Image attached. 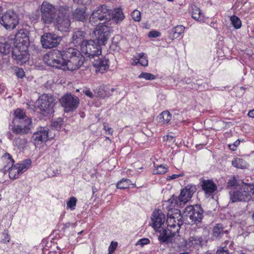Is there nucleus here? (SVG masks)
<instances>
[{
	"mask_svg": "<svg viewBox=\"0 0 254 254\" xmlns=\"http://www.w3.org/2000/svg\"><path fill=\"white\" fill-rule=\"evenodd\" d=\"M79 52L80 51L77 49L71 47L68 48L64 51H62L63 56L65 61L71 58L74 57L75 55H79Z\"/></svg>",
	"mask_w": 254,
	"mask_h": 254,
	"instance_id": "2f4dec72",
	"label": "nucleus"
},
{
	"mask_svg": "<svg viewBox=\"0 0 254 254\" xmlns=\"http://www.w3.org/2000/svg\"><path fill=\"white\" fill-rule=\"evenodd\" d=\"M229 148L232 151H235L237 150V147L235 146L233 144L229 145Z\"/></svg>",
	"mask_w": 254,
	"mask_h": 254,
	"instance_id": "052dcab7",
	"label": "nucleus"
},
{
	"mask_svg": "<svg viewBox=\"0 0 254 254\" xmlns=\"http://www.w3.org/2000/svg\"><path fill=\"white\" fill-rule=\"evenodd\" d=\"M152 227L155 231L162 228L165 220V215L160 209H155L151 217Z\"/></svg>",
	"mask_w": 254,
	"mask_h": 254,
	"instance_id": "412c9836",
	"label": "nucleus"
},
{
	"mask_svg": "<svg viewBox=\"0 0 254 254\" xmlns=\"http://www.w3.org/2000/svg\"><path fill=\"white\" fill-rule=\"evenodd\" d=\"M165 206V208L167 211V216H172L173 214L180 216L181 211L178 208L182 207L183 205H180L179 200L177 199V197L174 195L171 197L168 201L163 204Z\"/></svg>",
	"mask_w": 254,
	"mask_h": 254,
	"instance_id": "f3484780",
	"label": "nucleus"
},
{
	"mask_svg": "<svg viewBox=\"0 0 254 254\" xmlns=\"http://www.w3.org/2000/svg\"><path fill=\"white\" fill-rule=\"evenodd\" d=\"M138 57L139 60V64L140 65L143 66H147L148 65L147 58L144 53H139L138 55Z\"/></svg>",
	"mask_w": 254,
	"mask_h": 254,
	"instance_id": "79ce46f5",
	"label": "nucleus"
},
{
	"mask_svg": "<svg viewBox=\"0 0 254 254\" xmlns=\"http://www.w3.org/2000/svg\"><path fill=\"white\" fill-rule=\"evenodd\" d=\"M196 190V186L191 184H189L182 189L179 195L177 197L179 205L184 206L190 200Z\"/></svg>",
	"mask_w": 254,
	"mask_h": 254,
	"instance_id": "4468645a",
	"label": "nucleus"
},
{
	"mask_svg": "<svg viewBox=\"0 0 254 254\" xmlns=\"http://www.w3.org/2000/svg\"><path fill=\"white\" fill-rule=\"evenodd\" d=\"M131 17L134 21L139 22L141 20V12L135 9L131 12Z\"/></svg>",
	"mask_w": 254,
	"mask_h": 254,
	"instance_id": "37998d69",
	"label": "nucleus"
},
{
	"mask_svg": "<svg viewBox=\"0 0 254 254\" xmlns=\"http://www.w3.org/2000/svg\"><path fill=\"white\" fill-rule=\"evenodd\" d=\"M85 58L81 52L79 55H75L66 61H65V70L73 71L78 69L83 64Z\"/></svg>",
	"mask_w": 254,
	"mask_h": 254,
	"instance_id": "6ab92c4d",
	"label": "nucleus"
},
{
	"mask_svg": "<svg viewBox=\"0 0 254 254\" xmlns=\"http://www.w3.org/2000/svg\"><path fill=\"white\" fill-rule=\"evenodd\" d=\"M203 210L200 205H189L186 207L184 214L190 220V223L197 224L201 221L203 215Z\"/></svg>",
	"mask_w": 254,
	"mask_h": 254,
	"instance_id": "1a4fd4ad",
	"label": "nucleus"
},
{
	"mask_svg": "<svg viewBox=\"0 0 254 254\" xmlns=\"http://www.w3.org/2000/svg\"><path fill=\"white\" fill-rule=\"evenodd\" d=\"M111 11V9L106 5H100L92 12L89 17V23L93 26L104 24L110 20Z\"/></svg>",
	"mask_w": 254,
	"mask_h": 254,
	"instance_id": "7ed1b4c3",
	"label": "nucleus"
},
{
	"mask_svg": "<svg viewBox=\"0 0 254 254\" xmlns=\"http://www.w3.org/2000/svg\"><path fill=\"white\" fill-rule=\"evenodd\" d=\"M132 60L133 61V62L132 63V65H136L138 64H139V60L138 58H135V59H132Z\"/></svg>",
	"mask_w": 254,
	"mask_h": 254,
	"instance_id": "13d9d810",
	"label": "nucleus"
},
{
	"mask_svg": "<svg viewBox=\"0 0 254 254\" xmlns=\"http://www.w3.org/2000/svg\"><path fill=\"white\" fill-rule=\"evenodd\" d=\"M118 243L112 241L108 248V254H113L118 247Z\"/></svg>",
	"mask_w": 254,
	"mask_h": 254,
	"instance_id": "de8ad7c7",
	"label": "nucleus"
},
{
	"mask_svg": "<svg viewBox=\"0 0 254 254\" xmlns=\"http://www.w3.org/2000/svg\"><path fill=\"white\" fill-rule=\"evenodd\" d=\"M86 7L77 8L72 14L73 19L77 21H83L87 18L86 13Z\"/></svg>",
	"mask_w": 254,
	"mask_h": 254,
	"instance_id": "c85d7f7f",
	"label": "nucleus"
},
{
	"mask_svg": "<svg viewBox=\"0 0 254 254\" xmlns=\"http://www.w3.org/2000/svg\"><path fill=\"white\" fill-rule=\"evenodd\" d=\"M94 32L96 36L97 43L100 45H105L110 35L109 27L105 24H101L98 25Z\"/></svg>",
	"mask_w": 254,
	"mask_h": 254,
	"instance_id": "dca6fc26",
	"label": "nucleus"
},
{
	"mask_svg": "<svg viewBox=\"0 0 254 254\" xmlns=\"http://www.w3.org/2000/svg\"><path fill=\"white\" fill-rule=\"evenodd\" d=\"M203 239L201 236H192L187 240H184L182 246L186 249L192 251L202 246Z\"/></svg>",
	"mask_w": 254,
	"mask_h": 254,
	"instance_id": "a211bd4d",
	"label": "nucleus"
},
{
	"mask_svg": "<svg viewBox=\"0 0 254 254\" xmlns=\"http://www.w3.org/2000/svg\"><path fill=\"white\" fill-rule=\"evenodd\" d=\"M59 121H55L53 123V126L56 129L60 128L62 126V122L63 121L62 119H59Z\"/></svg>",
	"mask_w": 254,
	"mask_h": 254,
	"instance_id": "4d7b16f0",
	"label": "nucleus"
},
{
	"mask_svg": "<svg viewBox=\"0 0 254 254\" xmlns=\"http://www.w3.org/2000/svg\"><path fill=\"white\" fill-rule=\"evenodd\" d=\"M237 185V180L235 176H232L228 181L227 188H230Z\"/></svg>",
	"mask_w": 254,
	"mask_h": 254,
	"instance_id": "49530a36",
	"label": "nucleus"
},
{
	"mask_svg": "<svg viewBox=\"0 0 254 254\" xmlns=\"http://www.w3.org/2000/svg\"><path fill=\"white\" fill-rule=\"evenodd\" d=\"M86 33L82 31L77 30L73 33L72 37V43L75 47H81L86 40H85Z\"/></svg>",
	"mask_w": 254,
	"mask_h": 254,
	"instance_id": "b1692460",
	"label": "nucleus"
},
{
	"mask_svg": "<svg viewBox=\"0 0 254 254\" xmlns=\"http://www.w3.org/2000/svg\"><path fill=\"white\" fill-rule=\"evenodd\" d=\"M157 119L159 123L167 124L172 119V115L168 111H164L158 116Z\"/></svg>",
	"mask_w": 254,
	"mask_h": 254,
	"instance_id": "72a5a7b5",
	"label": "nucleus"
},
{
	"mask_svg": "<svg viewBox=\"0 0 254 254\" xmlns=\"http://www.w3.org/2000/svg\"><path fill=\"white\" fill-rule=\"evenodd\" d=\"M106 95L107 94L106 93L104 94L103 93L100 94L99 92L98 93V96L100 98H104Z\"/></svg>",
	"mask_w": 254,
	"mask_h": 254,
	"instance_id": "e2e57ef3",
	"label": "nucleus"
},
{
	"mask_svg": "<svg viewBox=\"0 0 254 254\" xmlns=\"http://www.w3.org/2000/svg\"><path fill=\"white\" fill-rule=\"evenodd\" d=\"M111 18L117 24L121 22L125 17L123 9L120 7L111 10Z\"/></svg>",
	"mask_w": 254,
	"mask_h": 254,
	"instance_id": "bb28decb",
	"label": "nucleus"
},
{
	"mask_svg": "<svg viewBox=\"0 0 254 254\" xmlns=\"http://www.w3.org/2000/svg\"><path fill=\"white\" fill-rule=\"evenodd\" d=\"M60 41V37L52 33H44L41 38L42 47L45 49H51L57 47Z\"/></svg>",
	"mask_w": 254,
	"mask_h": 254,
	"instance_id": "2eb2a0df",
	"label": "nucleus"
},
{
	"mask_svg": "<svg viewBox=\"0 0 254 254\" xmlns=\"http://www.w3.org/2000/svg\"><path fill=\"white\" fill-rule=\"evenodd\" d=\"M49 129L46 127H39L34 133L32 139L35 144L46 142L48 138Z\"/></svg>",
	"mask_w": 254,
	"mask_h": 254,
	"instance_id": "5701e85b",
	"label": "nucleus"
},
{
	"mask_svg": "<svg viewBox=\"0 0 254 254\" xmlns=\"http://www.w3.org/2000/svg\"><path fill=\"white\" fill-rule=\"evenodd\" d=\"M161 35V33L156 30H152L148 33V36L150 38H157Z\"/></svg>",
	"mask_w": 254,
	"mask_h": 254,
	"instance_id": "3c124183",
	"label": "nucleus"
},
{
	"mask_svg": "<svg viewBox=\"0 0 254 254\" xmlns=\"http://www.w3.org/2000/svg\"><path fill=\"white\" fill-rule=\"evenodd\" d=\"M43 60L49 66L65 70L64 59L60 51L54 50L48 52L44 56Z\"/></svg>",
	"mask_w": 254,
	"mask_h": 254,
	"instance_id": "20e7f679",
	"label": "nucleus"
},
{
	"mask_svg": "<svg viewBox=\"0 0 254 254\" xmlns=\"http://www.w3.org/2000/svg\"><path fill=\"white\" fill-rule=\"evenodd\" d=\"M81 52L86 57L95 58L102 53L101 46L94 40L86 41L80 48Z\"/></svg>",
	"mask_w": 254,
	"mask_h": 254,
	"instance_id": "6e6552de",
	"label": "nucleus"
},
{
	"mask_svg": "<svg viewBox=\"0 0 254 254\" xmlns=\"http://www.w3.org/2000/svg\"><path fill=\"white\" fill-rule=\"evenodd\" d=\"M189 11L191 13V17L193 19L200 22L204 21V16L203 13L196 5L191 4L189 8Z\"/></svg>",
	"mask_w": 254,
	"mask_h": 254,
	"instance_id": "a878e982",
	"label": "nucleus"
},
{
	"mask_svg": "<svg viewBox=\"0 0 254 254\" xmlns=\"http://www.w3.org/2000/svg\"><path fill=\"white\" fill-rule=\"evenodd\" d=\"M0 23L6 29H14L19 23L18 16L13 10H9L2 15Z\"/></svg>",
	"mask_w": 254,
	"mask_h": 254,
	"instance_id": "9b49d317",
	"label": "nucleus"
},
{
	"mask_svg": "<svg viewBox=\"0 0 254 254\" xmlns=\"http://www.w3.org/2000/svg\"><path fill=\"white\" fill-rule=\"evenodd\" d=\"M185 27L183 25H177L170 31L169 38L171 40L179 37L184 32Z\"/></svg>",
	"mask_w": 254,
	"mask_h": 254,
	"instance_id": "7c9ffc66",
	"label": "nucleus"
},
{
	"mask_svg": "<svg viewBox=\"0 0 254 254\" xmlns=\"http://www.w3.org/2000/svg\"><path fill=\"white\" fill-rule=\"evenodd\" d=\"M77 199L74 196H71L66 202V208L71 210H73L75 209Z\"/></svg>",
	"mask_w": 254,
	"mask_h": 254,
	"instance_id": "58836bf2",
	"label": "nucleus"
},
{
	"mask_svg": "<svg viewBox=\"0 0 254 254\" xmlns=\"http://www.w3.org/2000/svg\"><path fill=\"white\" fill-rule=\"evenodd\" d=\"M167 229L171 233L172 236H175L179 232L181 226L183 224V217L181 213H180V216L173 214L172 216H167Z\"/></svg>",
	"mask_w": 254,
	"mask_h": 254,
	"instance_id": "f8f14e48",
	"label": "nucleus"
},
{
	"mask_svg": "<svg viewBox=\"0 0 254 254\" xmlns=\"http://www.w3.org/2000/svg\"><path fill=\"white\" fill-rule=\"evenodd\" d=\"M155 231L160 233L158 240L161 243H167L169 241L170 238L174 237L172 236L171 233L168 229H163L162 230L156 229Z\"/></svg>",
	"mask_w": 254,
	"mask_h": 254,
	"instance_id": "c756f323",
	"label": "nucleus"
},
{
	"mask_svg": "<svg viewBox=\"0 0 254 254\" xmlns=\"http://www.w3.org/2000/svg\"><path fill=\"white\" fill-rule=\"evenodd\" d=\"M201 188L205 194H210L216 190L217 187L212 180H203L201 182Z\"/></svg>",
	"mask_w": 254,
	"mask_h": 254,
	"instance_id": "393cba45",
	"label": "nucleus"
},
{
	"mask_svg": "<svg viewBox=\"0 0 254 254\" xmlns=\"http://www.w3.org/2000/svg\"><path fill=\"white\" fill-rule=\"evenodd\" d=\"M69 7L60 6L58 15L56 18V27L61 32H67L70 25L69 19Z\"/></svg>",
	"mask_w": 254,
	"mask_h": 254,
	"instance_id": "39448f33",
	"label": "nucleus"
},
{
	"mask_svg": "<svg viewBox=\"0 0 254 254\" xmlns=\"http://www.w3.org/2000/svg\"><path fill=\"white\" fill-rule=\"evenodd\" d=\"M2 235L3 236V238H2L0 241L1 243L6 244L10 241V237L7 231H4L2 232Z\"/></svg>",
	"mask_w": 254,
	"mask_h": 254,
	"instance_id": "09e8293b",
	"label": "nucleus"
},
{
	"mask_svg": "<svg viewBox=\"0 0 254 254\" xmlns=\"http://www.w3.org/2000/svg\"><path fill=\"white\" fill-rule=\"evenodd\" d=\"M229 243H230L229 247L232 246V244L233 243L232 241H230L229 240L225 241L224 243V245H225L224 246L217 250L216 254H230L228 249L227 248V245Z\"/></svg>",
	"mask_w": 254,
	"mask_h": 254,
	"instance_id": "4c0bfd02",
	"label": "nucleus"
},
{
	"mask_svg": "<svg viewBox=\"0 0 254 254\" xmlns=\"http://www.w3.org/2000/svg\"><path fill=\"white\" fill-rule=\"evenodd\" d=\"M130 186L135 187V184L132 183L131 181L129 179L127 178H123L116 184L117 188L120 190H125L126 189H128L130 187Z\"/></svg>",
	"mask_w": 254,
	"mask_h": 254,
	"instance_id": "473e14b6",
	"label": "nucleus"
},
{
	"mask_svg": "<svg viewBox=\"0 0 254 254\" xmlns=\"http://www.w3.org/2000/svg\"><path fill=\"white\" fill-rule=\"evenodd\" d=\"M248 116L252 118H254V109L250 110L248 113Z\"/></svg>",
	"mask_w": 254,
	"mask_h": 254,
	"instance_id": "bf43d9fd",
	"label": "nucleus"
},
{
	"mask_svg": "<svg viewBox=\"0 0 254 254\" xmlns=\"http://www.w3.org/2000/svg\"><path fill=\"white\" fill-rule=\"evenodd\" d=\"M1 159L4 163H6V165H3L4 172H8L9 178L13 180L18 179L21 175L30 168L32 163L30 159H26L21 163L14 164V161L12 156L8 153H5L2 155Z\"/></svg>",
	"mask_w": 254,
	"mask_h": 254,
	"instance_id": "f03ea898",
	"label": "nucleus"
},
{
	"mask_svg": "<svg viewBox=\"0 0 254 254\" xmlns=\"http://www.w3.org/2000/svg\"><path fill=\"white\" fill-rule=\"evenodd\" d=\"M2 10H3V9L2 8V7L0 6V13H1L2 11Z\"/></svg>",
	"mask_w": 254,
	"mask_h": 254,
	"instance_id": "338daca9",
	"label": "nucleus"
},
{
	"mask_svg": "<svg viewBox=\"0 0 254 254\" xmlns=\"http://www.w3.org/2000/svg\"><path fill=\"white\" fill-rule=\"evenodd\" d=\"M14 114L15 117L19 119H23L26 116L25 112L24 110L19 108L15 110Z\"/></svg>",
	"mask_w": 254,
	"mask_h": 254,
	"instance_id": "c03bdc74",
	"label": "nucleus"
},
{
	"mask_svg": "<svg viewBox=\"0 0 254 254\" xmlns=\"http://www.w3.org/2000/svg\"><path fill=\"white\" fill-rule=\"evenodd\" d=\"M94 59L92 64L96 72L103 73L109 68L110 64L108 59L102 56L100 57L99 56Z\"/></svg>",
	"mask_w": 254,
	"mask_h": 254,
	"instance_id": "4be33fe9",
	"label": "nucleus"
},
{
	"mask_svg": "<svg viewBox=\"0 0 254 254\" xmlns=\"http://www.w3.org/2000/svg\"><path fill=\"white\" fill-rule=\"evenodd\" d=\"M70 226H71V223H66L64 225V228H69Z\"/></svg>",
	"mask_w": 254,
	"mask_h": 254,
	"instance_id": "0e129e2a",
	"label": "nucleus"
},
{
	"mask_svg": "<svg viewBox=\"0 0 254 254\" xmlns=\"http://www.w3.org/2000/svg\"><path fill=\"white\" fill-rule=\"evenodd\" d=\"M83 92L88 97L90 98H93L94 97L93 94L91 91V90L87 87H85V89H83Z\"/></svg>",
	"mask_w": 254,
	"mask_h": 254,
	"instance_id": "864d4df0",
	"label": "nucleus"
},
{
	"mask_svg": "<svg viewBox=\"0 0 254 254\" xmlns=\"http://www.w3.org/2000/svg\"><path fill=\"white\" fill-rule=\"evenodd\" d=\"M38 108L43 114H50L54 112L55 100L53 96L48 94H43L36 102Z\"/></svg>",
	"mask_w": 254,
	"mask_h": 254,
	"instance_id": "0eeeda50",
	"label": "nucleus"
},
{
	"mask_svg": "<svg viewBox=\"0 0 254 254\" xmlns=\"http://www.w3.org/2000/svg\"><path fill=\"white\" fill-rule=\"evenodd\" d=\"M150 243V240L148 238H142V239H139L137 242V245H140L142 246L145 245H147L148 244H149Z\"/></svg>",
	"mask_w": 254,
	"mask_h": 254,
	"instance_id": "603ef678",
	"label": "nucleus"
},
{
	"mask_svg": "<svg viewBox=\"0 0 254 254\" xmlns=\"http://www.w3.org/2000/svg\"><path fill=\"white\" fill-rule=\"evenodd\" d=\"M185 174L183 173H181L179 174H173L171 176H169L167 177L166 180L170 181L171 180L175 179L180 177L184 176Z\"/></svg>",
	"mask_w": 254,
	"mask_h": 254,
	"instance_id": "5fc2aeb1",
	"label": "nucleus"
},
{
	"mask_svg": "<svg viewBox=\"0 0 254 254\" xmlns=\"http://www.w3.org/2000/svg\"><path fill=\"white\" fill-rule=\"evenodd\" d=\"M27 142L25 138L16 137L13 140V144L18 148H23Z\"/></svg>",
	"mask_w": 254,
	"mask_h": 254,
	"instance_id": "e433bc0d",
	"label": "nucleus"
},
{
	"mask_svg": "<svg viewBox=\"0 0 254 254\" xmlns=\"http://www.w3.org/2000/svg\"><path fill=\"white\" fill-rule=\"evenodd\" d=\"M103 129L106 130L108 134L112 135L113 129L111 127H109L108 124L104 123L103 124Z\"/></svg>",
	"mask_w": 254,
	"mask_h": 254,
	"instance_id": "6e6d98bb",
	"label": "nucleus"
},
{
	"mask_svg": "<svg viewBox=\"0 0 254 254\" xmlns=\"http://www.w3.org/2000/svg\"><path fill=\"white\" fill-rule=\"evenodd\" d=\"M230 20L232 25L235 29H238L241 27L242 21L238 16L232 15L230 17Z\"/></svg>",
	"mask_w": 254,
	"mask_h": 254,
	"instance_id": "c9c22d12",
	"label": "nucleus"
},
{
	"mask_svg": "<svg viewBox=\"0 0 254 254\" xmlns=\"http://www.w3.org/2000/svg\"><path fill=\"white\" fill-rule=\"evenodd\" d=\"M16 75L18 77L22 78L25 76V72L22 68H16L15 69Z\"/></svg>",
	"mask_w": 254,
	"mask_h": 254,
	"instance_id": "8fccbe9b",
	"label": "nucleus"
},
{
	"mask_svg": "<svg viewBox=\"0 0 254 254\" xmlns=\"http://www.w3.org/2000/svg\"><path fill=\"white\" fill-rule=\"evenodd\" d=\"M31 127V119L27 118L20 125H14L11 127V130L15 134L25 135L30 132Z\"/></svg>",
	"mask_w": 254,
	"mask_h": 254,
	"instance_id": "aec40b11",
	"label": "nucleus"
},
{
	"mask_svg": "<svg viewBox=\"0 0 254 254\" xmlns=\"http://www.w3.org/2000/svg\"><path fill=\"white\" fill-rule=\"evenodd\" d=\"M227 230H224V227L222 224H216L212 230V237L220 239L224 234H228Z\"/></svg>",
	"mask_w": 254,
	"mask_h": 254,
	"instance_id": "cd10ccee",
	"label": "nucleus"
},
{
	"mask_svg": "<svg viewBox=\"0 0 254 254\" xmlns=\"http://www.w3.org/2000/svg\"><path fill=\"white\" fill-rule=\"evenodd\" d=\"M138 77L139 78H144L147 80H152L156 78V76L150 73L142 72L138 76Z\"/></svg>",
	"mask_w": 254,
	"mask_h": 254,
	"instance_id": "a19ab883",
	"label": "nucleus"
},
{
	"mask_svg": "<svg viewBox=\"0 0 254 254\" xmlns=\"http://www.w3.org/2000/svg\"><path fill=\"white\" fill-rule=\"evenodd\" d=\"M13 44L12 58L18 64H23L26 63L29 59L28 48L30 41L28 32L24 29L18 30L15 35Z\"/></svg>",
	"mask_w": 254,
	"mask_h": 254,
	"instance_id": "f257e3e1",
	"label": "nucleus"
},
{
	"mask_svg": "<svg viewBox=\"0 0 254 254\" xmlns=\"http://www.w3.org/2000/svg\"><path fill=\"white\" fill-rule=\"evenodd\" d=\"M82 233H83V231H80V232H78V235H81Z\"/></svg>",
	"mask_w": 254,
	"mask_h": 254,
	"instance_id": "774afa93",
	"label": "nucleus"
},
{
	"mask_svg": "<svg viewBox=\"0 0 254 254\" xmlns=\"http://www.w3.org/2000/svg\"><path fill=\"white\" fill-rule=\"evenodd\" d=\"M10 52V47L8 44L0 43V52L3 55H7Z\"/></svg>",
	"mask_w": 254,
	"mask_h": 254,
	"instance_id": "a18cd8bd",
	"label": "nucleus"
},
{
	"mask_svg": "<svg viewBox=\"0 0 254 254\" xmlns=\"http://www.w3.org/2000/svg\"><path fill=\"white\" fill-rule=\"evenodd\" d=\"M41 10L43 22L45 24L51 23L56 15V9L55 6L50 4L47 1H43Z\"/></svg>",
	"mask_w": 254,
	"mask_h": 254,
	"instance_id": "ddd939ff",
	"label": "nucleus"
},
{
	"mask_svg": "<svg viewBox=\"0 0 254 254\" xmlns=\"http://www.w3.org/2000/svg\"><path fill=\"white\" fill-rule=\"evenodd\" d=\"M240 143V141L239 139H237L233 143V144L237 147L239 145Z\"/></svg>",
	"mask_w": 254,
	"mask_h": 254,
	"instance_id": "680f3d73",
	"label": "nucleus"
},
{
	"mask_svg": "<svg viewBox=\"0 0 254 254\" xmlns=\"http://www.w3.org/2000/svg\"><path fill=\"white\" fill-rule=\"evenodd\" d=\"M232 165L237 168L244 169L246 168V162L241 158H235L232 161Z\"/></svg>",
	"mask_w": 254,
	"mask_h": 254,
	"instance_id": "f704fd0d",
	"label": "nucleus"
},
{
	"mask_svg": "<svg viewBox=\"0 0 254 254\" xmlns=\"http://www.w3.org/2000/svg\"><path fill=\"white\" fill-rule=\"evenodd\" d=\"M60 102L64 108V112L68 113L75 111L79 106V98L70 93L64 95L60 99Z\"/></svg>",
	"mask_w": 254,
	"mask_h": 254,
	"instance_id": "9d476101",
	"label": "nucleus"
},
{
	"mask_svg": "<svg viewBox=\"0 0 254 254\" xmlns=\"http://www.w3.org/2000/svg\"><path fill=\"white\" fill-rule=\"evenodd\" d=\"M168 171V167L160 165L155 167L153 171V174L154 175H162L166 173Z\"/></svg>",
	"mask_w": 254,
	"mask_h": 254,
	"instance_id": "ea45409f",
	"label": "nucleus"
},
{
	"mask_svg": "<svg viewBox=\"0 0 254 254\" xmlns=\"http://www.w3.org/2000/svg\"><path fill=\"white\" fill-rule=\"evenodd\" d=\"M254 193V190L252 186L246 185L239 190L231 191L230 201L232 203L238 201H248Z\"/></svg>",
	"mask_w": 254,
	"mask_h": 254,
	"instance_id": "423d86ee",
	"label": "nucleus"
},
{
	"mask_svg": "<svg viewBox=\"0 0 254 254\" xmlns=\"http://www.w3.org/2000/svg\"><path fill=\"white\" fill-rule=\"evenodd\" d=\"M204 254H214L210 253V252L207 251Z\"/></svg>",
	"mask_w": 254,
	"mask_h": 254,
	"instance_id": "69168bd1",
	"label": "nucleus"
}]
</instances>
